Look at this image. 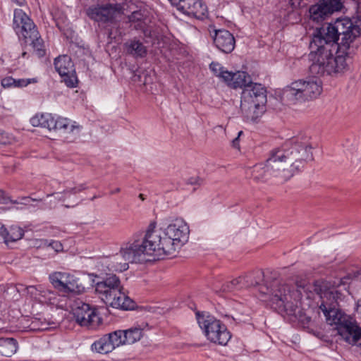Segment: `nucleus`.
<instances>
[{
  "label": "nucleus",
  "mask_w": 361,
  "mask_h": 361,
  "mask_svg": "<svg viewBox=\"0 0 361 361\" xmlns=\"http://www.w3.org/2000/svg\"><path fill=\"white\" fill-rule=\"evenodd\" d=\"M13 1H15L19 6H23L25 3V0H13Z\"/></svg>",
  "instance_id": "37998d69"
},
{
  "label": "nucleus",
  "mask_w": 361,
  "mask_h": 361,
  "mask_svg": "<svg viewBox=\"0 0 361 361\" xmlns=\"http://www.w3.org/2000/svg\"><path fill=\"white\" fill-rule=\"evenodd\" d=\"M13 27L19 37L33 48L38 57L46 54L44 41L33 21L21 9L14 11Z\"/></svg>",
  "instance_id": "0eeeda50"
},
{
  "label": "nucleus",
  "mask_w": 361,
  "mask_h": 361,
  "mask_svg": "<svg viewBox=\"0 0 361 361\" xmlns=\"http://www.w3.org/2000/svg\"><path fill=\"white\" fill-rule=\"evenodd\" d=\"M73 315L79 325L88 329H94L102 323V319L96 309L82 302L73 310Z\"/></svg>",
  "instance_id": "f8f14e48"
},
{
  "label": "nucleus",
  "mask_w": 361,
  "mask_h": 361,
  "mask_svg": "<svg viewBox=\"0 0 361 361\" xmlns=\"http://www.w3.org/2000/svg\"><path fill=\"white\" fill-rule=\"evenodd\" d=\"M333 24H328L317 30L310 44V56L312 63L310 71L317 76L336 75L349 68V61L338 53V36L331 31Z\"/></svg>",
  "instance_id": "7ed1b4c3"
},
{
  "label": "nucleus",
  "mask_w": 361,
  "mask_h": 361,
  "mask_svg": "<svg viewBox=\"0 0 361 361\" xmlns=\"http://www.w3.org/2000/svg\"><path fill=\"white\" fill-rule=\"evenodd\" d=\"M30 122L33 126H41L48 128L49 130H54L56 125V118H54L49 114H42L33 116Z\"/></svg>",
  "instance_id": "5701e85b"
},
{
  "label": "nucleus",
  "mask_w": 361,
  "mask_h": 361,
  "mask_svg": "<svg viewBox=\"0 0 361 361\" xmlns=\"http://www.w3.org/2000/svg\"><path fill=\"white\" fill-rule=\"evenodd\" d=\"M96 197H97L96 196H94L91 200H94V199H96Z\"/></svg>",
  "instance_id": "09e8293b"
},
{
  "label": "nucleus",
  "mask_w": 361,
  "mask_h": 361,
  "mask_svg": "<svg viewBox=\"0 0 361 361\" xmlns=\"http://www.w3.org/2000/svg\"><path fill=\"white\" fill-rule=\"evenodd\" d=\"M120 191H121V189H120L119 188H116L115 190H114L111 191V192H110V193H111V195H113V194L118 193V192H120Z\"/></svg>",
  "instance_id": "a18cd8bd"
},
{
  "label": "nucleus",
  "mask_w": 361,
  "mask_h": 361,
  "mask_svg": "<svg viewBox=\"0 0 361 361\" xmlns=\"http://www.w3.org/2000/svg\"><path fill=\"white\" fill-rule=\"evenodd\" d=\"M42 199L31 198L30 197H20V204L27 205L30 201H41Z\"/></svg>",
  "instance_id": "e433bc0d"
},
{
  "label": "nucleus",
  "mask_w": 361,
  "mask_h": 361,
  "mask_svg": "<svg viewBox=\"0 0 361 361\" xmlns=\"http://www.w3.org/2000/svg\"><path fill=\"white\" fill-rule=\"evenodd\" d=\"M4 133L0 130V144H4Z\"/></svg>",
  "instance_id": "a19ab883"
},
{
  "label": "nucleus",
  "mask_w": 361,
  "mask_h": 361,
  "mask_svg": "<svg viewBox=\"0 0 361 361\" xmlns=\"http://www.w3.org/2000/svg\"><path fill=\"white\" fill-rule=\"evenodd\" d=\"M49 246L56 252H60L63 250V245L59 241L53 240L49 243Z\"/></svg>",
  "instance_id": "c9c22d12"
},
{
  "label": "nucleus",
  "mask_w": 361,
  "mask_h": 361,
  "mask_svg": "<svg viewBox=\"0 0 361 361\" xmlns=\"http://www.w3.org/2000/svg\"><path fill=\"white\" fill-rule=\"evenodd\" d=\"M18 349V342L13 338H0V355L11 357Z\"/></svg>",
  "instance_id": "b1692460"
},
{
  "label": "nucleus",
  "mask_w": 361,
  "mask_h": 361,
  "mask_svg": "<svg viewBox=\"0 0 361 361\" xmlns=\"http://www.w3.org/2000/svg\"><path fill=\"white\" fill-rule=\"evenodd\" d=\"M26 55H27V53H26V52H23V53L22 54V56H23V58H24V57H25V56H26Z\"/></svg>",
  "instance_id": "de8ad7c7"
},
{
  "label": "nucleus",
  "mask_w": 361,
  "mask_h": 361,
  "mask_svg": "<svg viewBox=\"0 0 361 361\" xmlns=\"http://www.w3.org/2000/svg\"><path fill=\"white\" fill-rule=\"evenodd\" d=\"M359 307H361V304H360V305H359Z\"/></svg>",
  "instance_id": "8fccbe9b"
},
{
  "label": "nucleus",
  "mask_w": 361,
  "mask_h": 361,
  "mask_svg": "<svg viewBox=\"0 0 361 361\" xmlns=\"http://www.w3.org/2000/svg\"><path fill=\"white\" fill-rule=\"evenodd\" d=\"M173 6H177L179 0H169Z\"/></svg>",
  "instance_id": "c03bdc74"
},
{
  "label": "nucleus",
  "mask_w": 361,
  "mask_h": 361,
  "mask_svg": "<svg viewBox=\"0 0 361 361\" xmlns=\"http://www.w3.org/2000/svg\"><path fill=\"white\" fill-rule=\"evenodd\" d=\"M176 7L183 13L197 19H204L207 13V6L200 0H179Z\"/></svg>",
  "instance_id": "f3484780"
},
{
  "label": "nucleus",
  "mask_w": 361,
  "mask_h": 361,
  "mask_svg": "<svg viewBox=\"0 0 361 361\" xmlns=\"http://www.w3.org/2000/svg\"><path fill=\"white\" fill-rule=\"evenodd\" d=\"M95 291L102 300L114 308L132 310L135 307L134 301L124 292L118 276L108 274L95 284Z\"/></svg>",
  "instance_id": "423d86ee"
},
{
  "label": "nucleus",
  "mask_w": 361,
  "mask_h": 361,
  "mask_svg": "<svg viewBox=\"0 0 361 361\" xmlns=\"http://www.w3.org/2000/svg\"><path fill=\"white\" fill-rule=\"evenodd\" d=\"M121 13L118 4L92 6L86 10V14L91 20L101 23H113Z\"/></svg>",
  "instance_id": "9b49d317"
},
{
  "label": "nucleus",
  "mask_w": 361,
  "mask_h": 361,
  "mask_svg": "<svg viewBox=\"0 0 361 361\" xmlns=\"http://www.w3.org/2000/svg\"><path fill=\"white\" fill-rule=\"evenodd\" d=\"M243 288H245L244 285V278L243 276L226 281L222 286L223 290L228 292L240 290Z\"/></svg>",
  "instance_id": "cd10ccee"
},
{
  "label": "nucleus",
  "mask_w": 361,
  "mask_h": 361,
  "mask_svg": "<svg viewBox=\"0 0 361 361\" xmlns=\"http://www.w3.org/2000/svg\"><path fill=\"white\" fill-rule=\"evenodd\" d=\"M8 200V197L6 195V192L4 190H0V203L6 204Z\"/></svg>",
  "instance_id": "58836bf2"
},
{
  "label": "nucleus",
  "mask_w": 361,
  "mask_h": 361,
  "mask_svg": "<svg viewBox=\"0 0 361 361\" xmlns=\"http://www.w3.org/2000/svg\"><path fill=\"white\" fill-rule=\"evenodd\" d=\"M16 82V79L12 77H6L1 80V85L4 87H14V84Z\"/></svg>",
  "instance_id": "473e14b6"
},
{
  "label": "nucleus",
  "mask_w": 361,
  "mask_h": 361,
  "mask_svg": "<svg viewBox=\"0 0 361 361\" xmlns=\"http://www.w3.org/2000/svg\"><path fill=\"white\" fill-rule=\"evenodd\" d=\"M2 235L4 238L5 243L15 242L21 239L24 235V231L19 226H11L8 230L4 228L1 231Z\"/></svg>",
  "instance_id": "393cba45"
},
{
  "label": "nucleus",
  "mask_w": 361,
  "mask_h": 361,
  "mask_svg": "<svg viewBox=\"0 0 361 361\" xmlns=\"http://www.w3.org/2000/svg\"><path fill=\"white\" fill-rule=\"evenodd\" d=\"M127 54L135 58H144L147 55V48L140 40L131 39L124 44Z\"/></svg>",
  "instance_id": "4be33fe9"
},
{
  "label": "nucleus",
  "mask_w": 361,
  "mask_h": 361,
  "mask_svg": "<svg viewBox=\"0 0 361 361\" xmlns=\"http://www.w3.org/2000/svg\"><path fill=\"white\" fill-rule=\"evenodd\" d=\"M6 195L8 197V200H7V202L6 204H7L8 202H10L13 204H20V200H13L6 194Z\"/></svg>",
  "instance_id": "ea45409f"
},
{
  "label": "nucleus",
  "mask_w": 361,
  "mask_h": 361,
  "mask_svg": "<svg viewBox=\"0 0 361 361\" xmlns=\"http://www.w3.org/2000/svg\"><path fill=\"white\" fill-rule=\"evenodd\" d=\"M313 159L308 138L295 137L271 149L264 162L255 164L252 167V177L257 182L266 183L274 178L284 183Z\"/></svg>",
  "instance_id": "f03ea898"
},
{
  "label": "nucleus",
  "mask_w": 361,
  "mask_h": 361,
  "mask_svg": "<svg viewBox=\"0 0 361 361\" xmlns=\"http://www.w3.org/2000/svg\"><path fill=\"white\" fill-rule=\"evenodd\" d=\"M322 92V82L317 78H310L293 82L284 88L283 94L293 102H305L317 98Z\"/></svg>",
  "instance_id": "1a4fd4ad"
},
{
  "label": "nucleus",
  "mask_w": 361,
  "mask_h": 361,
  "mask_svg": "<svg viewBox=\"0 0 361 361\" xmlns=\"http://www.w3.org/2000/svg\"><path fill=\"white\" fill-rule=\"evenodd\" d=\"M37 80L35 78L32 79H16L14 84L15 87H26L31 82H36Z\"/></svg>",
  "instance_id": "2f4dec72"
},
{
  "label": "nucleus",
  "mask_w": 361,
  "mask_h": 361,
  "mask_svg": "<svg viewBox=\"0 0 361 361\" xmlns=\"http://www.w3.org/2000/svg\"><path fill=\"white\" fill-rule=\"evenodd\" d=\"M248 94L251 97L253 102H258L259 97L263 99V104L267 103V90L261 84L253 82L252 85L247 86L246 89H243L241 94V100L244 101V97Z\"/></svg>",
  "instance_id": "412c9836"
},
{
  "label": "nucleus",
  "mask_w": 361,
  "mask_h": 361,
  "mask_svg": "<svg viewBox=\"0 0 361 361\" xmlns=\"http://www.w3.org/2000/svg\"><path fill=\"white\" fill-rule=\"evenodd\" d=\"M56 125L55 131H59L62 133H71L78 127L71 123V121L66 118H56Z\"/></svg>",
  "instance_id": "bb28decb"
},
{
  "label": "nucleus",
  "mask_w": 361,
  "mask_h": 361,
  "mask_svg": "<svg viewBox=\"0 0 361 361\" xmlns=\"http://www.w3.org/2000/svg\"><path fill=\"white\" fill-rule=\"evenodd\" d=\"M243 277L244 278L245 288L255 286H260L262 284H259V281L263 277V272L261 271H256L243 276ZM259 288V287H258V288Z\"/></svg>",
  "instance_id": "a878e982"
},
{
  "label": "nucleus",
  "mask_w": 361,
  "mask_h": 361,
  "mask_svg": "<svg viewBox=\"0 0 361 361\" xmlns=\"http://www.w3.org/2000/svg\"><path fill=\"white\" fill-rule=\"evenodd\" d=\"M49 281L53 286L59 291L68 294L79 293L80 286L73 275L67 272L56 271L49 275Z\"/></svg>",
  "instance_id": "ddd939ff"
},
{
  "label": "nucleus",
  "mask_w": 361,
  "mask_h": 361,
  "mask_svg": "<svg viewBox=\"0 0 361 361\" xmlns=\"http://www.w3.org/2000/svg\"><path fill=\"white\" fill-rule=\"evenodd\" d=\"M210 34L213 38V42L215 47L221 52L225 54L231 53L235 47V39L233 35L227 30L215 28Z\"/></svg>",
  "instance_id": "dca6fc26"
},
{
  "label": "nucleus",
  "mask_w": 361,
  "mask_h": 361,
  "mask_svg": "<svg viewBox=\"0 0 361 361\" xmlns=\"http://www.w3.org/2000/svg\"><path fill=\"white\" fill-rule=\"evenodd\" d=\"M304 286L295 287L274 280L269 285L262 284L258 289V298L278 312L292 315L295 314L298 302L301 299Z\"/></svg>",
  "instance_id": "39448f33"
},
{
  "label": "nucleus",
  "mask_w": 361,
  "mask_h": 361,
  "mask_svg": "<svg viewBox=\"0 0 361 361\" xmlns=\"http://www.w3.org/2000/svg\"><path fill=\"white\" fill-rule=\"evenodd\" d=\"M228 78L225 82L233 89H246L247 86L253 83L250 75L245 71L230 72V77Z\"/></svg>",
  "instance_id": "6ab92c4d"
},
{
  "label": "nucleus",
  "mask_w": 361,
  "mask_h": 361,
  "mask_svg": "<svg viewBox=\"0 0 361 361\" xmlns=\"http://www.w3.org/2000/svg\"><path fill=\"white\" fill-rule=\"evenodd\" d=\"M121 340V345L133 344L141 339L143 336V329L140 327H132L127 330L115 331Z\"/></svg>",
  "instance_id": "aec40b11"
},
{
  "label": "nucleus",
  "mask_w": 361,
  "mask_h": 361,
  "mask_svg": "<svg viewBox=\"0 0 361 361\" xmlns=\"http://www.w3.org/2000/svg\"><path fill=\"white\" fill-rule=\"evenodd\" d=\"M54 66L59 74L63 78L65 84L68 87H75L78 85L74 64L71 58L68 55L59 56L54 60Z\"/></svg>",
  "instance_id": "4468645a"
},
{
  "label": "nucleus",
  "mask_w": 361,
  "mask_h": 361,
  "mask_svg": "<svg viewBox=\"0 0 361 361\" xmlns=\"http://www.w3.org/2000/svg\"><path fill=\"white\" fill-rule=\"evenodd\" d=\"M13 1H15L19 6H23L25 3V0H13Z\"/></svg>",
  "instance_id": "79ce46f5"
},
{
  "label": "nucleus",
  "mask_w": 361,
  "mask_h": 361,
  "mask_svg": "<svg viewBox=\"0 0 361 361\" xmlns=\"http://www.w3.org/2000/svg\"><path fill=\"white\" fill-rule=\"evenodd\" d=\"M197 319L200 327L210 342L226 345L230 341L231 334L221 321L212 316L201 315L199 312L197 313Z\"/></svg>",
  "instance_id": "9d476101"
},
{
  "label": "nucleus",
  "mask_w": 361,
  "mask_h": 361,
  "mask_svg": "<svg viewBox=\"0 0 361 361\" xmlns=\"http://www.w3.org/2000/svg\"><path fill=\"white\" fill-rule=\"evenodd\" d=\"M211 71L219 78H221L225 82L226 79L230 77V71L225 70L219 63L212 62L209 65Z\"/></svg>",
  "instance_id": "c85d7f7f"
},
{
  "label": "nucleus",
  "mask_w": 361,
  "mask_h": 361,
  "mask_svg": "<svg viewBox=\"0 0 361 361\" xmlns=\"http://www.w3.org/2000/svg\"><path fill=\"white\" fill-rule=\"evenodd\" d=\"M263 99L259 98L258 102H253L250 95L244 97V101L240 100V110L247 121L256 122L266 111Z\"/></svg>",
  "instance_id": "2eb2a0df"
},
{
  "label": "nucleus",
  "mask_w": 361,
  "mask_h": 361,
  "mask_svg": "<svg viewBox=\"0 0 361 361\" xmlns=\"http://www.w3.org/2000/svg\"><path fill=\"white\" fill-rule=\"evenodd\" d=\"M42 289V286H29L26 287V290L27 293L35 299L39 300V296H40V291Z\"/></svg>",
  "instance_id": "7c9ffc66"
},
{
  "label": "nucleus",
  "mask_w": 361,
  "mask_h": 361,
  "mask_svg": "<svg viewBox=\"0 0 361 361\" xmlns=\"http://www.w3.org/2000/svg\"><path fill=\"white\" fill-rule=\"evenodd\" d=\"M299 322L302 326L303 328H309V325L311 322V317L304 315H300L299 318Z\"/></svg>",
  "instance_id": "72a5a7b5"
},
{
  "label": "nucleus",
  "mask_w": 361,
  "mask_h": 361,
  "mask_svg": "<svg viewBox=\"0 0 361 361\" xmlns=\"http://www.w3.org/2000/svg\"><path fill=\"white\" fill-rule=\"evenodd\" d=\"M86 188L85 187L84 185H80V186L78 187H75V188H72L71 189H68V190H66L64 191V193H73V194H76L80 191H82L83 190H85Z\"/></svg>",
  "instance_id": "f704fd0d"
},
{
  "label": "nucleus",
  "mask_w": 361,
  "mask_h": 361,
  "mask_svg": "<svg viewBox=\"0 0 361 361\" xmlns=\"http://www.w3.org/2000/svg\"><path fill=\"white\" fill-rule=\"evenodd\" d=\"M118 338L115 331L105 334L92 344L91 349L97 353L107 354L121 345V341H118Z\"/></svg>",
  "instance_id": "a211bd4d"
},
{
  "label": "nucleus",
  "mask_w": 361,
  "mask_h": 361,
  "mask_svg": "<svg viewBox=\"0 0 361 361\" xmlns=\"http://www.w3.org/2000/svg\"><path fill=\"white\" fill-rule=\"evenodd\" d=\"M189 233V226L182 219H175L164 231L157 230L156 223L151 222L141 239H134L121 249V255L126 262L114 268L122 271L128 269L129 262L144 263L175 255L188 241Z\"/></svg>",
  "instance_id": "f257e3e1"
},
{
  "label": "nucleus",
  "mask_w": 361,
  "mask_h": 361,
  "mask_svg": "<svg viewBox=\"0 0 361 361\" xmlns=\"http://www.w3.org/2000/svg\"><path fill=\"white\" fill-rule=\"evenodd\" d=\"M243 131H240L238 134V136L233 140L232 141V146L234 148L239 149L240 148V144H239V137L243 134Z\"/></svg>",
  "instance_id": "4c0bfd02"
},
{
  "label": "nucleus",
  "mask_w": 361,
  "mask_h": 361,
  "mask_svg": "<svg viewBox=\"0 0 361 361\" xmlns=\"http://www.w3.org/2000/svg\"><path fill=\"white\" fill-rule=\"evenodd\" d=\"M40 291V296L39 301L42 303H48L51 302L52 300L56 299V293L54 291L45 288L42 286V289Z\"/></svg>",
  "instance_id": "c756f323"
},
{
  "label": "nucleus",
  "mask_w": 361,
  "mask_h": 361,
  "mask_svg": "<svg viewBox=\"0 0 361 361\" xmlns=\"http://www.w3.org/2000/svg\"><path fill=\"white\" fill-rule=\"evenodd\" d=\"M312 289L319 296V309L324 313L326 322L336 326L338 334L345 342L361 348V327L351 317L338 308L341 293L325 280L315 281Z\"/></svg>",
  "instance_id": "20e7f679"
},
{
  "label": "nucleus",
  "mask_w": 361,
  "mask_h": 361,
  "mask_svg": "<svg viewBox=\"0 0 361 361\" xmlns=\"http://www.w3.org/2000/svg\"><path fill=\"white\" fill-rule=\"evenodd\" d=\"M333 25L334 27L331 28V31L337 35L339 40L337 46L338 53L345 56L350 63L357 49L355 40L360 35L361 30L349 18L338 19Z\"/></svg>",
  "instance_id": "6e6552de"
},
{
  "label": "nucleus",
  "mask_w": 361,
  "mask_h": 361,
  "mask_svg": "<svg viewBox=\"0 0 361 361\" xmlns=\"http://www.w3.org/2000/svg\"><path fill=\"white\" fill-rule=\"evenodd\" d=\"M139 197H140L142 200H145V197H144V195H143V194H140V195H139Z\"/></svg>",
  "instance_id": "49530a36"
}]
</instances>
